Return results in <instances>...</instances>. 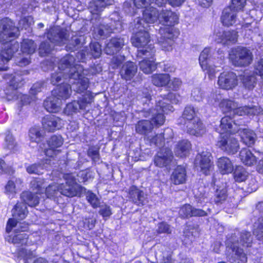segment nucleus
<instances>
[{
    "mask_svg": "<svg viewBox=\"0 0 263 263\" xmlns=\"http://www.w3.org/2000/svg\"><path fill=\"white\" fill-rule=\"evenodd\" d=\"M212 155L208 151H203L198 154L195 160L196 166H199L201 172L207 175L213 168Z\"/></svg>",
    "mask_w": 263,
    "mask_h": 263,
    "instance_id": "12",
    "label": "nucleus"
},
{
    "mask_svg": "<svg viewBox=\"0 0 263 263\" xmlns=\"http://www.w3.org/2000/svg\"><path fill=\"white\" fill-rule=\"evenodd\" d=\"M185 124L187 132L191 135L200 136L205 132V128L199 118H194L191 121H187Z\"/></svg>",
    "mask_w": 263,
    "mask_h": 263,
    "instance_id": "18",
    "label": "nucleus"
},
{
    "mask_svg": "<svg viewBox=\"0 0 263 263\" xmlns=\"http://www.w3.org/2000/svg\"><path fill=\"white\" fill-rule=\"evenodd\" d=\"M182 81L180 79L178 78H174L172 79H170V81L167 84L168 87L173 90L176 91L178 90L182 85Z\"/></svg>",
    "mask_w": 263,
    "mask_h": 263,
    "instance_id": "63",
    "label": "nucleus"
},
{
    "mask_svg": "<svg viewBox=\"0 0 263 263\" xmlns=\"http://www.w3.org/2000/svg\"><path fill=\"white\" fill-rule=\"evenodd\" d=\"M246 4V0H231V5L228 8L238 12L242 10Z\"/></svg>",
    "mask_w": 263,
    "mask_h": 263,
    "instance_id": "60",
    "label": "nucleus"
},
{
    "mask_svg": "<svg viewBox=\"0 0 263 263\" xmlns=\"http://www.w3.org/2000/svg\"><path fill=\"white\" fill-rule=\"evenodd\" d=\"M241 80L244 86L249 89L254 88L256 83V78L253 76L245 75Z\"/></svg>",
    "mask_w": 263,
    "mask_h": 263,
    "instance_id": "56",
    "label": "nucleus"
},
{
    "mask_svg": "<svg viewBox=\"0 0 263 263\" xmlns=\"http://www.w3.org/2000/svg\"><path fill=\"white\" fill-rule=\"evenodd\" d=\"M36 194L28 191L24 192L21 194V198L26 205L28 204L30 206H34L39 203V197Z\"/></svg>",
    "mask_w": 263,
    "mask_h": 263,
    "instance_id": "40",
    "label": "nucleus"
},
{
    "mask_svg": "<svg viewBox=\"0 0 263 263\" xmlns=\"http://www.w3.org/2000/svg\"><path fill=\"white\" fill-rule=\"evenodd\" d=\"M237 12L232 10L231 8H226L222 11L221 16V22L226 26L233 25L236 21Z\"/></svg>",
    "mask_w": 263,
    "mask_h": 263,
    "instance_id": "26",
    "label": "nucleus"
},
{
    "mask_svg": "<svg viewBox=\"0 0 263 263\" xmlns=\"http://www.w3.org/2000/svg\"><path fill=\"white\" fill-rule=\"evenodd\" d=\"M192 206L190 204H184L180 208L179 214L182 218L192 217Z\"/></svg>",
    "mask_w": 263,
    "mask_h": 263,
    "instance_id": "61",
    "label": "nucleus"
},
{
    "mask_svg": "<svg viewBox=\"0 0 263 263\" xmlns=\"http://www.w3.org/2000/svg\"><path fill=\"white\" fill-rule=\"evenodd\" d=\"M160 36L158 39L159 44L163 50L169 51L172 49L173 39L177 34L174 27H161L159 29Z\"/></svg>",
    "mask_w": 263,
    "mask_h": 263,
    "instance_id": "10",
    "label": "nucleus"
},
{
    "mask_svg": "<svg viewBox=\"0 0 263 263\" xmlns=\"http://www.w3.org/2000/svg\"><path fill=\"white\" fill-rule=\"evenodd\" d=\"M159 13L158 10L153 7L147 8L143 12V21L146 24L154 23L159 20Z\"/></svg>",
    "mask_w": 263,
    "mask_h": 263,
    "instance_id": "33",
    "label": "nucleus"
},
{
    "mask_svg": "<svg viewBox=\"0 0 263 263\" xmlns=\"http://www.w3.org/2000/svg\"><path fill=\"white\" fill-rule=\"evenodd\" d=\"M61 102L60 99L52 95L44 101V106L48 111L56 112L60 109Z\"/></svg>",
    "mask_w": 263,
    "mask_h": 263,
    "instance_id": "31",
    "label": "nucleus"
},
{
    "mask_svg": "<svg viewBox=\"0 0 263 263\" xmlns=\"http://www.w3.org/2000/svg\"><path fill=\"white\" fill-rule=\"evenodd\" d=\"M182 117L188 121L193 120L194 118H198L195 116V110L193 107L186 106L183 111Z\"/></svg>",
    "mask_w": 263,
    "mask_h": 263,
    "instance_id": "58",
    "label": "nucleus"
},
{
    "mask_svg": "<svg viewBox=\"0 0 263 263\" xmlns=\"http://www.w3.org/2000/svg\"><path fill=\"white\" fill-rule=\"evenodd\" d=\"M231 241L228 240L227 242L228 251H231V256L230 258L232 263H246L247 257L243 250L235 246L234 244L229 246V242Z\"/></svg>",
    "mask_w": 263,
    "mask_h": 263,
    "instance_id": "16",
    "label": "nucleus"
},
{
    "mask_svg": "<svg viewBox=\"0 0 263 263\" xmlns=\"http://www.w3.org/2000/svg\"><path fill=\"white\" fill-rule=\"evenodd\" d=\"M234 126H236V125L230 116H226L223 117L221 119L219 126L220 135L237 133V129L235 127H234Z\"/></svg>",
    "mask_w": 263,
    "mask_h": 263,
    "instance_id": "20",
    "label": "nucleus"
},
{
    "mask_svg": "<svg viewBox=\"0 0 263 263\" xmlns=\"http://www.w3.org/2000/svg\"><path fill=\"white\" fill-rule=\"evenodd\" d=\"M172 151L167 147L160 149L154 157V164L159 167H163L168 165L173 159Z\"/></svg>",
    "mask_w": 263,
    "mask_h": 263,
    "instance_id": "14",
    "label": "nucleus"
},
{
    "mask_svg": "<svg viewBox=\"0 0 263 263\" xmlns=\"http://www.w3.org/2000/svg\"><path fill=\"white\" fill-rule=\"evenodd\" d=\"M210 53V49L205 48L200 53L199 58V63L202 69H207V63Z\"/></svg>",
    "mask_w": 263,
    "mask_h": 263,
    "instance_id": "53",
    "label": "nucleus"
},
{
    "mask_svg": "<svg viewBox=\"0 0 263 263\" xmlns=\"http://www.w3.org/2000/svg\"><path fill=\"white\" fill-rule=\"evenodd\" d=\"M253 237L250 232L242 231L240 234L239 243L243 246L250 247L252 242Z\"/></svg>",
    "mask_w": 263,
    "mask_h": 263,
    "instance_id": "51",
    "label": "nucleus"
},
{
    "mask_svg": "<svg viewBox=\"0 0 263 263\" xmlns=\"http://www.w3.org/2000/svg\"><path fill=\"white\" fill-rule=\"evenodd\" d=\"M152 83L158 87L166 86L170 81V76L166 73L155 74L151 76Z\"/></svg>",
    "mask_w": 263,
    "mask_h": 263,
    "instance_id": "37",
    "label": "nucleus"
},
{
    "mask_svg": "<svg viewBox=\"0 0 263 263\" xmlns=\"http://www.w3.org/2000/svg\"><path fill=\"white\" fill-rule=\"evenodd\" d=\"M142 20L139 18L135 21L134 31L135 35L132 37L131 42L133 45L139 48L137 51L138 58L153 57L155 53L153 45L148 44L150 42L149 34L146 30L148 25L146 26L142 25Z\"/></svg>",
    "mask_w": 263,
    "mask_h": 263,
    "instance_id": "2",
    "label": "nucleus"
},
{
    "mask_svg": "<svg viewBox=\"0 0 263 263\" xmlns=\"http://www.w3.org/2000/svg\"><path fill=\"white\" fill-rule=\"evenodd\" d=\"M45 186V180L44 179H34L30 182V187L36 194L43 193Z\"/></svg>",
    "mask_w": 263,
    "mask_h": 263,
    "instance_id": "44",
    "label": "nucleus"
},
{
    "mask_svg": "<svg viewBox=\"0 0 263 263\" xmlns=\"http://www.w3.org/2000/svg\"><path fill=\"white\" fill-rule=\"evenodd\" d=\"M204 93L199 87L194 88L191 93L192 98L196 101H200L203 98Z\"/></svg>",
    "mask_w": 263,
    "mask_h": 263,
    "instance_id": "64",
    "label": "nucleus"
},
{
    "mask_svg": "<svg viewBox=\"0 0 263 263\" xmlns=\"http://www.w3.org/2000/svg\"><path fill=\"white\" fill-rule=\"evenodd\" d=\"M36 47V45L32 40L24 39L22 43L21 50L24 53L31 54L35 51Z\"/></svg>",
    "mask_w": 263,
    "mask_h": 263,
    "instance_id": "43",
    "label": "nucleus"
},
{
    "mask_svg": "<svg viewBox=\"0 0 263 263\" xmlns=\"http://www.w3.org/2000/svg\"><path fill=\"white\" fill-rule=\"evenodd\" d=\"M83 38L82 36H73L69 41V43L66 46L67 50L74 51L76 49L77 47L81 44Z\"/></svg>",
    "mask_w": 263,
    "mask_h": 263,
    "instance_id": "57",
    "label": "nucleus"
},
{
    "mask_svg": "<svg viewBox=\"0 0 263 263\" xmlns=\"http://www.w3.org/2000/svg\"><path fill=\"white\" fill-rule=\"evenodd\" d=\"M74 58L67 54L62 58L58 64L59 69L68 75L69 79H77L82 76L83 67L79 64H74Z\"/></svg>",
    "mask_w": 263,
    "mask_h": 263,
    "instance_id": "5",
    "label": "nucleus"
},
{
    "mask_svg": "<svg viewBox=\"0 0 263 263\" xmlns=\"http://www.w3.org/2000/svg\"><path fill=\"white\" fill-rule=\"evenodd\" d=\"M219 38L216 40L218 42L224 45H228L230 43H234L237 41V32L234 30L223 31L222 34L217 35Z\"/></svg>",
    "mask_w": 263,
    "mask_h": 263,
    "instance_id": "30",
    "label": "nucleus"
},
{
    "mask_svg": "<svg viewBox=\"0 0 263 263\" xmlns=\"http://www.w3.org/2000/svg\"><path fill=\"white\" fill-rule=\"evenodd\" d=\"M239 155L241 162L245 165L251 166L257 162L256 156L248 148H242Z\"/></svg>",
    "mask_w": 263,
    "mask_h": 263,
    "instance_id": "27",
    "label": "nucleus"
},
{
    "mask_svg": "<svg viewBox=\"0 0 263 263\" xmlns=\"http://www.w3.org/2000/svg\"><path fill=\"white\" fill-rule=\"evenodd\" d=\"M173 107L168 103L158 100L155 108H151L144 112V116L146 118L151 117V122L154 126L159 127L162 125L165 120L164 114H167L172 111Z\"/></svg>",
    "mask_w": 263,
    "mask_h": 263,
    "instance_id": "4",
    "label": "nucleus"
},
{
    "mask_svg": "<svg viewBox=\"0 0 263 263\" xmlns=\"http://www.w3.org/2000/svg\"><path fill=\"white\" fill-rule=\"evenodd\" d=\"M112 32V29L108 25H100L98 27L94 29V32L96 34V37L99 39L102 36L109 35Z\"/></svg>",
    "mask_w": 263,
    "mask_h": 263,
    "instance_id": "48",
    "label": "nucleus"
},
{
    "mask_svg": "<svg viewBox=\"0 0 263 263\" xmlns=\"http://www.w3.org/2000/svg\"><path fill=\"white\" fill-rule=\"evenodd\" d=\"M113 0H108L105 2L104 0H92L90 2L89 9L92 14H99L107 5L111 4Z\"/></svg>",
    "mask_w": 263,
    "mask_h": 263,
    "instance_id": "35",
    "label": "nucleus"
},
{
    "mask_svg": "<svg viewBox=\"0 0 263 263\" xmlns=\"http://www.w3.org/2000/svg\"><path fill=\"white\" fill-rule=\"evenodd\" d=\"M50 160L46 159L42 163L31 164L27 167V172L29 174L40 175L43 173L44 169H47L48 168V165H50Z\"/></svg>",
    "mask_w": 263,
    "mask_h": 263,
    "instance_id": "38",
    "label": "nucleus"
},
{
    "mask_svg": "<svg viewBox=\"0 0 263 263\" xmlns=\"http://www.w3.org/2000/svg\"><path fill=\"white\" fill-rule=\"evenodd\" d=\"M237 132L239 133L242 142L246 145L250 146L254 144L255 134L252 130L247 129H239L237 130Z\"/></svg>",
    "mask_w": 263,
    "mask_h": 263,
    "instance_id": "36",
    "label": "nucleus"
},
{
    "mask_svg": "<svg viewBox=\"0 0 263 263\" xmlns=\"http://www.w3.org/2000/svg\"><path fill=\"white\" fill-rule=\"evenodd\" d=\"M191 149V144L187 140H182L179 141L174 148V153L179 157H186Z\"/></svg>",
    "mask_w": 263,
    "mask_h": 263,
    "instance_id": "28",
    "label": "nucleus"
},
{
    "mask_svg": "<svg viewBox=\"0 0 263 263\" xmlns=\"http://www.w3.org/2000/svg\"><path fill=\"white\" fill-rule=\"evenodd\" d=\"M28 229V227L26 225L21 227L20 230L16 229L14 234L10 235L7 238L9 242L14 244L16 247L18 248L17 254L19 257H22L25 259L30 258V252L27 251L24 247L29 246L31 244V241H28V235L24 232Z\"/></svg>",
    "mask_w": 263,
    "mask_h": 263,
    "instance_id": "3",
    "label": "nucleus"
},
{
    "mask_svg": "<svg viewBox=\"0 0 263 263\" xmlns=\"http://www.w3.org/2000/svg\"><path fill=\"white\" fill-rule=\"evenodd\" d=\"M59 187V184L53 183L49 185L45 190L47 197L54 200L58 199L61 196Z\"/></svg>",
    "mask_w": 263,
    "mask_h": 263,
    "instance_id": "41",
    "label": "nucleus"
},
{
    "mask_svg": "<svg viewBox=\"0 0 263 263\" xmlns=\"http://www.w3.org/2000/svg\"><path fill=\"white\" fill-rule=\"evenodd\" d=\"M130 200L138 205H143L145 201V196L143 191L135 186L130 187L129 191Z\"/></svg>",
    "mask_w": 263,
    "mask_h": 263,
    "instance_id": "25",
    "label": "nucleus"
},
{
    "mask_svg": "<svg viewBox=\"0 0 263 263\" xmlns=\"http://www.w3.org/2000/svg\"><path fill=\"white\" fill-rule=\"evenodd\" d=\"M53 49V45L50 44L48 41L43 42L39 47V54L42 57L46 56L50 53Z\"/></svg>",
    "mask_w": 263,
    "mask_h": 263,
    "instance_id": "54",
    "label": "nucleus"
},
{
    "mask_svg": "<svg viewBox=\"0 0 263 263\" xmlns=\"http://www.w3.org/2000/svg\"><path fill=\"white\" fill-rule=\"evenodd\" d=\"M229 59L236 66H246L250 65L253 60V54L249 49L238 47L233 49L229 54Z\"/></svg>",
    "mask_w": 263,
    "mask_h": 263,
    "instance_id": "6",
    "label": "nucleus"
},
{
    "mask_svg": "<svg viewBox=\"0 0 263 263\" xmlns=\"http://www.w3.org/2000/svg\"><path fill=\"white\" fill-rule=\"evenodd\" d=\"M173 134V131L170 128H166L163 135L160 134V135H157L154 137L150 139L151 142L154 143L155 144H157L158 143H160L163 139H168V137H167V135H171Z\"/></svg>",
    "mask_w": 263,
    "mask_h": 263,
    "instance_id": "55",
    "label": "nucleus"
},
{
    "mask_svg": "<svg viewBox=\"0 0 263 263\" xmlns=\"http://www.w3.org/2000/svg\"><path fill=\"white\" fill-rule=\"evenodd\" d=\"M155 54L153 57L141 58L143 60L139 62V65L141 70L146 74L152 72L156 69V64L154 59Z\"/></svg>",
    "mask_w": 263,
    "mask_h": 263,
    "instance_id": "29",
    "label": "nucleus"
},
{
    "mask_svg": "<svg viewBox=\"0 0 263 263\" xmlns=\"http://www.w3.org/2000/svg\"><path fill=\"white\" fill-rule=\"evenodd\" d=\"M73 79L77 81L76 83H74L73 85V89L76 92L82 93L87 90L89 86V80L88 78L84 77L83 71L82 76Z\"/></svg>",
    "mask_w": 263,
    "mask_h": 263,
    "instance_id": "39",
    "label": "nucleus"
},
{
    "mask_svg": "<svg viewBox=\"0 0 263 263\" xmlns=\"http://www.w3.org/2000/svg\"><path fill=\"white\" fill-rule=\"evenodd\" d=\"M63 143V140L61 136L54 135L47 141L48 148L44 150L45 154L49 157L52 158L60 153V150L57 148L60 147Z\"/></svg>",
    "mask_w": 263,
    "mask_h": 263,
    "instance_id": "15",
    "label": "nucleus"
},
{
    "mask_svg": "<svg viewBox=\"0 0 263 263\" xmlns=\"http://www.w3.org/2000/svg\"><path fill=\"white\" fill-rule=\"evenodd\" d=\"M63 177L66 182L59 184L60 195L68 197L77 196L78 191L74 177L71 174H67Z\"/></svg>",
    "mask_w": 263,
    "mask_h": 263,
    "instance_id": "8",
    "label": "nucleus"
},
{
    "mask_svg": "<svg viewBox=\"0 0 263 263\" xmlns=\"http://www.w3.org/2000/svg\"><path fill=\"white\" fill-rule=\"evenodd\" d=\"M219 106L224 112L231 111L234 112L235 109L238 106V103L232 100L223 99L220 102Z\"/></svg>",
    "mask_w": 263,
    "mask_h": 263,
    "instance_id": "47",
    "label": "nucleus"
},
{
    "mask_svg": "<svg viewBox=\"0 0 263 263\" xmlns=\"http://www.w3.org/2000/svg\"><path fill=\"white\" fill-rule=\"evenodd\" d=\"M18 35L19 28L15 26L11 19L5 17L0 20V42L4 44L0 53V64L7 63L18 50V44L10 42Z\"/></svg>",
    "mask_w": 263,
    "mask_h": 263,
    "instance_id": "1",
    "label": "nucleus"
},
{
    "mask_svg": "<svg viewBox=\"0 0 263 263\" xmlns=\"http://www.w3.org/2000/svg\"><path fill=\"white\" fill-rule=\"evenodd\" d=\"M43 128L48 132H54L61 127V119L54 115L47 116L42 120Z\"/></svg>",
    "mask_w": 263,
    "mask_h": 263,
    "instance_id": "19",
    "label": "nucleus"
},
{
    "mask_svg": "<svg viewBox=\"0 0 263 263\" xmlns=\"http://www.w3.org/2000/svg\"><path fill=\"white\" fill-rule=\"evenodd\" d=\"M102 53L101 46L97 42L91 43L89 45V49L87 51V55L90 58H98Z\"/></svg>",
    "mask_w": 263,
    "mask_h": 263,
    "instance_id": "46",
    "label": "nucleus"
},
{
    "mask_svg": "<svg viewBox=\"0 0 263 263\" xmlns=\"http://www.w3.org/2000/svg\"><path fill=\"white\" fill-rule=\"evenodd\" d=\"M227 190L226 188L217 189L215 193L214 201L216 204H220L223 203L227 198Z\"/></svg>",
    "mask_w": 263,
    "mask_h": 263,
    "instance_id": "49",
    "label": "nucleus"
},
{
    "mask_svg": "<svg viewBox=\"0 0 263 263\" xmlns=\"http://www.w3.org/2000/svg\"><path fill=\"white\" fill-rule=\"evenodd\" d=\"M233 175L236 181L241 182L245 181L247 179L249 173L242 166H238L234 170Z\"/></svg>",
    "mask_w": 263,
    "mask_h": 263,
    "instance_id": "45",
    "label": "nucleus"
},
{
    "mask_svg": "<svg viewBox=\"0 0 263 263\" xmlns=\"http://www.w3.org/2000/svg\"><path fill=\"white\" fill-rule=\"evenodd\" d=\"M237 84V76L233 72L221 73L218 77V84L223 89H232Z\"/></svg>",
    "mask_w": 263,
    "mask_h": 263,
    "instance_id": "13",
    "label": "nucleus"
},
{
    "mask_svg": "<svg viewBox=\"0 0 263 263\" xmlns=\"http://www.w3.org/2000/svg\"><path fill=\"white\" fill-rule=\"evenodd\" d=\"M217 145L229 155L235 154L239 148L238 141L231 134L220 135Z\"/></svg>",
    "mask_w": 263,
    "mask_h": 263,
    "instance_id": "7",
    "label": "nucleus"
},
{
    "mask_svg": "<svg viewBox=\"0 0 263 263\" xmlns=\"http://www.w3.org/2000/svg\"><path fill=\"white\" fill-rule=\"evenodd\" d=\"M253 234L259 240H263V217L259 218L254 224Z\"/></svg>",
    "mask_w": 263,
    "mask_h": 263,
    "instance_id": "50",
    "label": "nucleus"
},
{
    "mask_svg": "<svg viewBox=\"0 0 263 263\" xmlns=\"http://www.w3.org/2000/svg\"><path fill=\"white\" fill-rule=\"evenodd\" d=\"M29 137L32 141L39 143L44 137V133L41 132L39 128L32 127L29 130Z\"/></svg>",
    "mask_w": 263,
    "mask_h": 263,
    "instance_id": "52",
    "label": "nucleus"
},
{
    "mask_svg": "<svg viewBox=\"0 0 263 263\" xmlns=\"http://www.w3.org/2000/svg\"><path fill=\"white\" fill-rule=\"evenodd\" d=\"M46 34L47 37L50 42L58 45L66 44L69 36L67 30L59 27L50 28Z\"/></svg>",
    "mask_w": 263,
    "mask_h": 263,
    "instance_id": "11",
    "label": "nucleus"
},
{
    "mask_svg": "<svg viewBox=\"0 0 263 263\" xmlns=\"http://www.w3.org/2000/svg\"><path fill=\"white\" fill-rule=\"evenodd\" d=\"M135 129L138 134L147 136L153 129V123L148 120H141L137 123Z\"/></svg>",
    "mask_w": 263,
    "mask_h": 263,
    "instance_id": "32",
    "label": "nucleus"
},
{
    "mask_svg": "<svg viewBox=\"0 0 263 263\" xmlns=\"http://www.w3.org/2000/svg\"><path fill=\"white\" fill-rule=\"evenodd\" d=\"M219 171L222 174L232 173L234 170L233 164L231 160L227 157H221L216 162Z\"/></svg>",
    "mask_w": 263,
    "mask_h": 263,
    "instance_id": "24",
    "label": "nucleus"
},
{
    "mask_svg": "<svg viewBox=\"0 0 263 263\" xmlns=\"http://www.w3.org/2000/svg\"><path fill=\"white\" fill-rule=\"evenodd\" d=\"M137 72V66L132 62L124 64L120 70V75L126 81L130 80Z\"/></svg>",
    "mask_w": 263,
    "mask_h": 263,
    "instance_id": "22",
    "label": "nucleus"
},
{
    "mask_svg": "<svg viewBox=\"0 0 263 263\" xmlns=\"http://www.w3.org/2000/svg\"><path fill=\"white\" fill-rule=\"evenodd\" d=\"M12 218H10L7 222L6 231L9 233L12 229L17 225V220H22L25 218L28 211L26 205L23 202H18L12 210Z\"/></svg>",
    "mask_w": 263,
    "mask_h": 263,
    "instance_id": "9",
    "label": "nucleus"
},
{
    "mask_svg": "<svg viewBox=\"0 0 263 263\" xmlns=\"http://www.w3.org/2000/svg\"><path fill=\"white\" fill-rule=\"evenodd\" d=\"M186 180V172L185 168L178 166L173 172L171 176V182L178 185L184 183Z\"/></svg>",
    "mask_w": 263,
    "mask_h": 263,
    "instance_id": "23",
    "label": "nucleus"
},
{
    "mask_svg": "<svg viewBox=\"0 0 263 263\" xmlns=\"http://www.w3.org/2000/svg\"><path fill=\"white\" fill-rule=\"evenodd\" d=\"M85 104H82L80 101H74L67 104L64 109V111L68 115H71L76 113L80 109H84Z\"/></svg>",
    "mask_w": 263,
    "mask_h": 263,
    "instance_id": "42",
    "label": "nucleus"
},
{
    "mask_svg": "<svg viewBox=\"0 0 263 263\" xmlns=\"http://www.w3.org/2000/svg\"><path fill=\"white\" fill-rule=\"evenodd\" d=\"M124 45V40L123 38L114 37L106 44L104 50L107 54L112 55L118 52Z\"/></svg>",
    "mask_w": 263,
    "mask_h": 263,
    "instance_id": "21",
    "label": "nucleus"
},
{
    "mask_svg": "<svg viewBox=\"0 0 263 263\" xmlns=\"http://www.w3.org/2000/svg\"><path fill=\"white\" fill-rule=\"evenodd\" d=\"M62 78L65 79L69 78L68 75L60 70L58 72L52 74L51 77V83L53 85H55L59 83L62 80Z\"/></svg>",
    "mask_w": 263,
    "mask_h": 263,
    "instance_id": "59",
    "label": "nucleus"
},
{
    "mask_svg": "<svg viewBox=\"0 0 263 263\" xmlns=\"http://www.w3.org/2000/svg\"><path fill=\"white\" fill-rule=\"evenodd\" d=\"M87 155L95 162H98L100 160L99 148L94 146L90 147L87 151Z\"/></svg>",
    "mask_w": 263,
    "mask_h": 263,
    "instance_id": "62",
    "label": "nucleus"
},
{
    "mask_svg": "<svg viewBox=\"0 0 263 263\" xmlns=\"http://www.w3.org/2000/svg\"><path fill=\"white\" fill-rule=\"evenodd\" d=\"M178 16L174 12L168 10H162L159 13V22L164 25V27H173L178 22Z\"/></svg>",
    "mask_w": 263,
    "mask_h": 263,
    "instance_id": "17",
    "label": "nucleus"
},
{
    "mask_svg": "<svg viewBox=\"0 0 263 263\" xmlns=\"http://www.w3.org/2000/svg\"><path fill=\"white\" fill-rule=\"evenodd\" d=\"M71 89L69 84H64L58 86L56 89L52 91V95L57 98L61 99H67L70 96Z\"/></svg>",
    "mask_w": 263,
    "mask_h": 263,
    "instance_id": "34",
    "label": "nucleus"
}]
</instances>
